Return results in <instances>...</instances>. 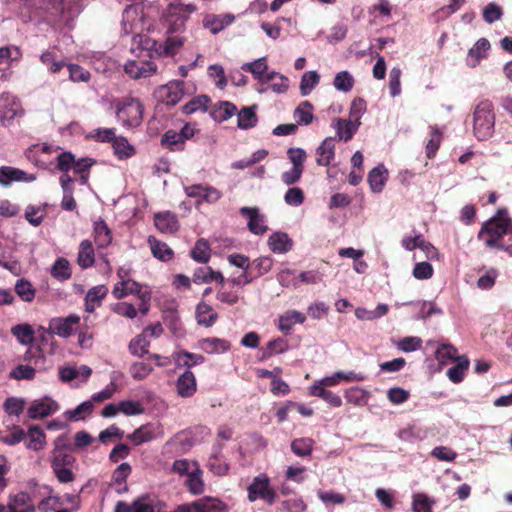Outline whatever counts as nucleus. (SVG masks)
Listing matches in <instances>:
<instances>
[{
	"label": "nucleus",
	"mask_w": 512,
	"mask_h": 512,
	"mask_svg": "<svg viewBox=\"0 0 512 512\" xmlns=\"http://www.w3.org/2000/svg\"><path fill=\"white\" fill-rule=\"evenodd\" d=\"M144 14L141 4L128 5L122 16V27L125 34H134V38L144 29Z\"/></svg>",
	"instance_id": "6"
},
{
	"label": "nucleus",
	"mask_w": 512,
	"mask_h": 512,
	"mask_svg": "<svg viewBox=\"0 0 512 512\" xmlns=\"http://www.w3.org/2000/svg\"><path fill=\"white\" fill-rule=\"evenodd\" d=\"M196 9L194 4L171 2L165 12V21L169 26L168 32L173 33L183 30L186 21Z\"/></svg>",
	"instance_id": "4"
},
{
	"label": "nucleus",
	"mask_w": 512,
	"mask_h": 512,
	"mask_svg": "<svg viewBox=\"0 0 512 512\" xmlns=\"http://www.w3.org/2000/svg\"><path fill=\"white\" fill-rule=\"evenodd\" d=\"M11 333L22 345H30L34 340L33 328L27 323L13 326Z\"/></svg>",
	"instance_id": "40"
},
{
	"label": "nucleus",
	"mask_w": 512,
	"mask_h": 512,
	"mask_svg": "<svg viewBox=\"0 0 512 512\" xmlns=\"http://www.w3.org/2000/svg\"><path fill=\"white\" fill-rule=\"evenodd\" d=\"M149 341L143 334L134 337L128 346L130 353L136 357H143L148 353Z\"/></svg>",
	"instance_id": "52"
},
{
	"label": "nucleus",
	"mask_w": 512,
	"mask_h": 512,
	"mask_svg": "<svg viewBox=\"0 0 512 512\" xmlns=\"http://www.w3.org/2000/svg\"><path fill=\"white\" fill-rule=\"evenodd\" d=\"M36 179L34 175H28L23 170L13 167H2L0 170V184L8 186L12 182H32Z\"/></svg>",
	"instance_id": "22"
},
{
	"label": "nucleus",
	"mask_w": 512,
	"mask_h": 512,
	"mask_svg": "<svg viewBox=\"0 0 512 512\" xmlns=\"http://www.w3.org/2000/svg\"><path fill=\"white\" fill-rule=\"evenodd\" d=\"M468 367L469 360L466 357L461 356L456 361V364L447 370V377L453 383H460L464 379Z\"/></svg>",
	"instance_id": "38"
},
{
	"label": "nucleus",
	"mask_w": 512,
	"mask_h": 512,
	"mask_svg": "<svg viewBox=\"0 0 512 512\" xmlns=\"http://www.w3.org/2000/svg\"><path fill=\"white\" fill-rule=\"evenodd\" d=\"M489 49V41L485 38L479 39L468 51L466 57V64L472 68L476 67L480 63V61L486 57Z\"/></svg>",
	"instance_id": "24"
},
{
	"label": "nucleus",
	"mask_w": 512,
	"mask_h": 512,
	"mask_svg": "<svg viewBox=\"0 0 512 512\" xmlns=\"http://www.w3.org/2000/svg\"><path fill=\"white\" fill-rule=\"evenodd\" d=\"M333 85L338 91L347 93L354 86V78L348 71H340L335 75Z\"/></svg>",
	"instance_id": "53"
},
{
	"label": "nucleus",
	"mask_w": 512,
	"mask_h": 512,
	"mask_svg": "<svg viewBox=\"0 0 512 512\" xmlns=\"http://www.w3.org/2000/svg\"><path fill=\"white\" fill-rule=\"evenodd\" d=\"M237 112V107L228 101L220 102L212 110V116L216 121L222 122L231 118Z\"/></svg>",
	"instance_id": "43"
},
{
	"label": "nucleus",
	"mask_w": 512,
	"mask_h": 512,
	"mask_svg": "<svg viewBox=\"0 0 512 512\" xmlns=\"http://www.w3.org/2000/svg\"><path fill=\"white\" fill-rule=\"evenodd\" d=\"M72 182L73 179L68 174H63L60 177V184L63 190L61 207L67 211H72L76 208V202L73 197V189L71 186Z\"/></svg>",
	"instance_id": "31"
},
{
	"label": "nucleus",
	"mask_w": 512,
	"mask_h": 512,
	"mask_svg": "<svg viewBox=\"0 0 512 512\" xmlns=\"http://www.w3.org/2000/svg\"><path fill=\"white\" fill-rule=\"evenodd\" d=\"M435 358L440 365H446L451 361H457V349L450 344H441L436 348Z\"/></svg>",
	"instance_id": "39"
},
{
	"label": "nucleus",
	"mask_w": 512,
	"mask_h": 512,
	"mask_svg": "<svg viewBox=\"0 0 512 512\" xmlns=\"http://www.w3.org/2000/svg\"><path fill=\"white\" fill-rule=\"evenodd\" d=\"M79 322L80 317L76 314H71L67 317L53 318L49 322V330L59 337L68 338L75 333Z\"/></svg>",
	"instance_id": "10"
},
{
	"label": "nucleus",
	"mask_w": 512,
	"mask_h": 512,
	"mask_svg": "<svg viewBox=\"0 0 512 512\" xmlns=\"http://www.w3.org/2000/svg\"><path fill=\"white\" fill-rule=\"evenodd\" d=\"M388 178V171L383 164L374 167L368 175L370 189L374 193H380Z\"/></svg>",
	"instance_id": "29"
},
{
	"label": "nucleus",
	"mask_w": 512,
	"mask_h": 512,
	"mask_svg": "<svg viewBox=\"0 0 512 512\" xmlns=\"http://www.w3.org/2000/svg\"><path fill=\"white\" fill-rule=\"evenodd\" d=\"M174 359L178 366L190 368L194 365L202 364L205 358L200 354H194L187 351H180L174 354Z\"/></svg>",
	"instance_id": "46"
},
{
	"label": "nucleus",
	"mask_w": 512,
	"mask_h": 512,
	"mask_svg": "<svg viewBox=\"0 0 512 512\" xmlns=\"http://www.w3.org/2000/svg\"><path fill=\"white\" fill-rule=\"evenodd\" d=\"M125 73L133 79L147 78L157 72V65L151 60L138 58L128 60L124 65Z\"/></svg>",
	"instance_id": "9"
},
{
	"label": "nucleus",
	"mask_w": 512,
	"mask_h": 512,
	"mask_svg": "<svg viewBox=\"0 0 512 512\" xmlns=\"http://www.w3.org/2000/svg\"><path fill=\"white\" fill-rule=\"evenodd\" d=\"M240 213L247 219V227L251 233L263 235L267 232L266 217L258 207H242Z\"/></svg>",
	"instance_id": "11"
},
{
	"label": "nucleus",
	"mask_w": 512,
	"mask_h": 512,
	"mask_svg": "<svg viewBox=\"0 0 512 512\" xmlns=\"http://www.w3.org/2000/svg\"><path fill=\"white\" fill-rule=\"evenodd\" d=\"M306 321L304 313L297 310H287L278 317L277 328L284 334H289L295 324Z\"/></svg>",
	"instance_id": "19"
},
{
	"label": "nucleus",
	"mask_w": 512,
	"mask_h": 512,
	"mask_svg": "<svg viewBox=\"0 0 512 512\" xmlns=\"http://www.w3.org/2000/svg\"><path fill=\"white\" fill-rule=\"evenodd\" d=\"M217 319L218 314L211 305L204 301L198 303L196 307V320L199 325L211 327Z\"/></svg>",
	"instance_id": "27"
},
{
	"label": "nucleus",
	"mask_w": 512,
	"mask_h": 512,
	"mask_svg": "<svg viewBox=\"0 0 512 512\" xmlns=\"http://www.w3.org/2000/svg\"><path fill=\"white\" fill-rule=\"evenodd\" d=\"M186 38L181 35H169L162 43L153 42L151 48L154 51H146L149 58H152V52L160 57H173L185 43ZM150 49V47H148Z\"/></svg>",
	"instance_id": "7"
},
{
	"label": "nucleus",
	"mask_w": 512,
	"mask_h": 512,
	"mask_svg": "<svg viewBox=\"0 0 512 512\" xmlns=\"http://www.w3.org/2000/svg\"><path fill=\"white\" fill-rule=\"evenodd\" d=\"M267 245L274 254L282 255L293 249L294 242L287 233L276 231L268 237Z\"/></svg>",
	"instance_id": "15"
},
{
	"label": "nucleus",
	"mask_w": 512,
	"mask_h": 512,
	"mask_svg": "<svg viewBox=\"0 0 512 512\" xmlns=\"http://www.w3.org/2000/svg\"><path fill=\"white\" fill-rule=\"evenodd\" d=\"M320 80L319 74L316 71L305 72L300 81V93L302 96L309 95L312 90L318 85Z\"/></svg>",
	"instance_id": "48"
},
{
	"label": "nucleus",
	"mask_w": 512,
	"mask_h": 512,
	"mask_svg": "<svg viewBox=\"0 0 512 512\" xmlns=\"http://www.w3.org/2000/svg\"><path fill=\"white\" fill-rule=\"evenodd\" d=\"M510 232H512V219L506 210H499L494 217L482 225L478 238L487 247L504 248V244L501 243L500 239Z\"/></svg>",
	"instance_id": "1"
},
{
	"label": "nucleus",
	"mask_w": 512,
	"mask_h": 512,
	"mask_svg": "<svg viewBox=\"0 0 512 512\" xmlns=\"http://www.w3.org/2000/svg\"><path fill=\"white\" fill-rule=\"evenodd\" d=\"M436 505V499L423 492H416L412 495V512H431Z\"/></svg>",
	"instance_id": "35"
},
{
	"label": "nucleus",
	"mask_w": 512,
	"mask_h": 512,
	"mask_svg": "<svg viewBox=\"0 0 512 512\" xmlns=\"http://www.w3.org/2000/svg\"><path fill=\"white\" fill-rule=\"evenodd\" d=\"M164 506L163 502L150 496L139 497L133 502L134 512H162Z\"/></svg>",
	"instance_id": "32"
},
{
	"label": "nucleus",
	"mask_w": 512,
	"mask_h": 512,
	"mask_svg": "<svg viewBox=\"0 0 512 512\" xmlns=\"http://www.w3.org/2000/svg\"><path fill=\"white\" fill-rule=\"evenodd\" d=\"M191 257L199 263H206L210 258L208 242L204 239H199L191 251Z\"/></svg>",
	"instance_id": "60"
},
{
	"label": "nucleus",
	"mask_w": 512,
	"mask_h": 512,
	"mask_svg": "<svg viewBox=\"0 0 512 512\" xmlns=\"http://www.w3.org/2000/svg\"><path fill=\"white\" fill-rule=\"evenodd\" d=\"M51 275L59 281L68 280L71 277V268L68 260L65 258L57 259L51 268Z\"/></svg>",
	"instance_id": "51"
},
{
	"label": "nucleus",
	"mask_w": 512,
	"mask_h": 512,
	"mask_svg": "<svg viewBox=\"0 0 512 512\" xmlns=\"http://www.w3.org/2000/svg\"><path fill=\"white\" fill-rule=\"evenodd\" d=\"M336 139L333 137L325 138L316 149V163L319 166H329L335 157Z\"/></svg>",
	"instance_id": "20"
},
{
	"label": "nucleus",
	"mask_w": 512,
	"mask_h": 512,
	"mask_svg": "<svg viewBox=\"0 0 512 512\" xmlns=\"http://www.w3.org/2000/svg\"><path fill=\"white\" fill-rule=\"evenodd\" d=\"M153 371V367L145 362H134L129 368V373L135 381L147 378Z\"/></svg>",
	"instance_id": "63"
},
{
	"label": "nucleus",
	"mask_w": 512,
	"mask_h": 512,
	"mask_svg": "<svg viewBox=\"0 0 512 512\" xmlns=\"http://www.w3.org/2000/svg\"><path fill=\"white\" fill-rule=\"evenodd\" d=\"M198 463L188 459L175 460L172 465V471L179 476H188L195 471H198Z\"/></svg>",
	"instance_id": "56"
},
{
	"label": "nucleus",
	"mask_w": 512,
	"mask_h": 512,
	"mask_svg": "<svg viewBox=\"0 0 512 512\" xmlns=\"http://www.w3.org/2000/svg\"><path fill=\"white\" fill-rule=\"evenodd\" d=\"M40 61L47 67L50 73H58L61 69L66 66L64 60L57 59L55 53L52 50H46L40 55Z\"/></svg>",
	"instance_id": "44"
},
{
	"label": "nucleus",
	"mask_w": 512,
	"mask_h": 512,
	"mask_svg": "<svg viewBox=\"0 0 512 512\" xmlns=\"http://www.w3.org/2000/svg\"><path fill=\"white\" fill-rule=\"evenodd\" d=\"M256 105L250 107H244L241 109L238 116V127L242 130H247L256 126L258 118L256 115Z\"/></svg>",
	"instance_id": "37"
},
{
	"label": "nucleus",
	"mask_w": 512,
	"mask_h": 512,
	"mask_svg": "<svg viewBox=\"0 0 512 512\" xmlns=\"http://www.w3.org/2000/svg\"><path fill=\"white\" fill-rule=\"evenodd\" d=\"M368 392L360 387H352L345 391V398L347 402L354 405H364L368 400Z\"/></svg>",
	"instance_id": "61"
},
{
	"label": "nucleus",
	"mask_w": 512,
	"mask_h": 512,
	"mask_svg": "<svg viewBox=\"0 0 512 512\" xmlns=\"http://www.w3.org/2000/svg\"><path fill=\"white\" fill-rule=\"evenodd\" d=\"M94 240L99 248H105L112 242V233L103 219L94 222Z\"/></svg>",
	"instance_id": "33"
},
{
	"label": "nucleus",
	"mask_w": 512,
	"mask_h": 512,
	"mask_svg": "<svg viewBox=\"0 0 512 512\" xmlns=\"http://www.w3.org/2000/svg\"><path fill=\"white\" fill-rule=\"evenodd\" d=\"M94 409V404L91 400L84 401L79 404L73 410H67L64 415L67 419L71 421H80L84 420L88 415L92 413Z\"/></svg>",
	"instance_id": "41"
},
{
	"label": "nucleus",
	"mask_w": 512,
	"mask_h": 512,
	"mask_svg": "<svg viewBox=\"0 0 512 512\" xmlns=\"http://www.w3.org/2000/svg\"><path fill=\"white\" fill-rule=\"evenodd\" d=\"M360 125L361 123H356L350 119H336L332 126L336 130L338 139L347 142L352 139Z\"/></svg>",
	"instance_id": "26"
},
{
	"label": "nucleus",
	"mask_w": 512,
	"mask_h": 512,
	"mask_svg": "<svg viewBox=\"0 0 512 512\" xmlns=\"http://www.w3.org/2000/svg\"><path fill=\"white\" fill-rule=\"evenodd\" d=\"M294 117L299 125H308L313 120L312 105L305 101L295 110Z\"/></svg>",
	"instance_id": "62"
},
{
	"label": "nucleus",
	"mask_w": 512,
	"mask_h": 512,
	"mask_svg": "<svg viewBox=\"0 0 512 512\" xmlns=\"http://www.w3.org/2000/svg\"><path fill=\"white\" fill-rule=\"evenodd\" d=\"M92 374V369L87 365L77 366H65L59 368V378L63 382H70L73 380H79L83 383L88 380Z\"/></svg>",
	"instance_id": "17"
},
{
	"label": "nucleus",
	"mask_w": 512,
	"mask_h": 512,
	"mask_svg": "<svg viewBox=\"0 0 512 512\" xmlns=\"http://www.w3.org/2000/svg\"><path fill=\"white\" fill-rule=\"evenodd\" d=\"M230 342L226 339L208 337L200 340L199 347L208 354H220L230 349Z\"/></svg>",
	"instance_id": "28"
},
{
	"label": "nucleus",
	"mask_w": 512,
	"mask_h": 512,
	"mask_svg": "<svg viewBox=\"0 0 512 512\" xmlns=\"http://www.w3.org/2000/svg\"><path fill=\"white\" fill-rule=\"evenodd\" d=\"M325 387L327 386L317 381L310 387V394L323 399L333 407H340L342 405L341 397L332 391L326 390Z\"/></svg>",
	"instance_id": "30"
},
{
	"label": "nucleus",
	"mask_w": 512,
	"mask_h": 512,
	"mask_svg": "<svg viewBox=\"0 0 512 512\" xmlns=\"http://www.w3.org/2000/svg\"><path fill=\"white\" fill-rule=\"evenodd\" d=\"M112 107L115 110L118 122L123 127H138L142 122L143 105L136 98H124L114 101Z\"/></svg>",
	"instance_id": "3"
},
{
	"label": "nucleus",
	"mask_w": 512,
	"mask_h": 512,
	"mask_svg": "<svg viewBox=\"0 0 512 512\" xmlns=\"http://www.w3.org/2000/svg\"><path fill=\"white\" fill-rule=\"evenodd\" d=\"M313 445L314 441L311 438H299L291 442V450L299 457H306L311 454Z\"/></svg>",
	"instance_id": "54"
},
{
	"label": "nucleus",
	"mask_w": 512,
	"mask_h": 512,
	"mask_svg": "<svg viewBox=\"0 0 512 512\" xmlns=\"http://www.w3.org/2000/svg\"><path fill=\"white\" fill-rule=\"evenodd\" d=\"M248 500L255 502L256 500H263L267 504L272 505L275 503L277 494L271 486L270 478L265 473H261L253 478L251 484L247 488Z\"/></svg>",
	"instance_id": "5"
},
{
	"label": "nucleus",
	"mask_w": 512,
	"mask_h": 512,
	"mask_svg": "<svg viewBox=\"0 0 512 512\" xmlns=\"http://www.w3.org/2000/svg\"><path fill=\"white\" fill-rule=\"evenodd\" d=\"M115 155L119 159L131 157L134 154V148L129 144L126 138L116 137L112 142Z\"/></svg>",
	"instance_id": "59"
},
{
	"label": "nucleus",
	"mask_w": 512,
	"mask_h": 512,
	"mask_svg": "<svg viewBox=\"0 0 512 512\" xmlns=\"http://www.w3.org/2000/svg\"><path fill=\"white\" fill-rule=\"evenodd\" d=\"M22 109L16 96L4 92L0 96V118L4 125H8Z\"/></svg>",
	"instance_id": "12"
},
{
	"label": "nucleus",
	"mask_w": 512,
	"mask_h": 512,
	"mask_svg": "<svg viewBox=\"0 0 512 512\" xmlns=\"http://www.w3.org/2000/svg\"><path fill=\"white\" fill-rule=\"evenodd\" d=\"M77 262L82 269H87L93 266L95 262V253L91 241H81L79 245Z\"/></svg>",
	"instance_id": "34"
},
{
	"label": "nucleus",
	"mask_w": 512,
	"mask_h": 512,
	"mask_svg": "<svg viewBox=\"0 0 512 512\" xmlns=\"http://www.w3.org/2000/svg\"><path fill=\"white\" fill-rule=\"evenodd\" d=\"M149 243L154 257L162 261H169L172 259L173 251L166 243L160 242L156 240L154 237L149 238Z\"/></svg>",
	"instance_id": "49"
},
{
	"label": "nucleus",
	"mask_w": 512,
	"mask_h": 512,
	"mask_svg": "<svg viewBox=\"0 0 512 512\" xmlns=\"http://www.w3.org/2000/svg\"><path fill=\"white\" fill-rule=\"evenodd\" d=\"M155 95L160 102L174 106L181 101L184 95V82L179 80L170 81L160 86Z\"/></svg>",
	"instance_id": "8"
},
{
	"label": "nucleus",
	"mask_w": 512,
	"mask_h": 512,
	"mask_svg": "<svg viewBox=\"0 0 512 512\" xmlns=\"http://www.w3.org/2000/svg\"><path fill=\"white\" fill-rule=\"evenodd\" d=\"M177 392L181 397L187 398L195 394L197 384L194 374L190 370H186L179 376L176 383Z\"/></svg>",
	"instance_id": "25"
},
{
	"label": "nucleus",
	"mask_w": 512,
	"mask_h": 512,
	"mask_svg": "<svg viewBox=\"0 0 512 512\" xmlns=\"http://www.w3.org/2000/svg\"><path fill=\"white\" fill-rule=\"evenodd\" d=\"M142 286L140 283L132 279L117 282L112 290V295L116 299H122L129 295H140Z\"/></svg>",
	"instance_id": "23"
},
{
	"label": "nucleus",
	"mask_w": 512,
	"mask_h": 512,
	"mask_svg": "<svg viewBox=\"0 0 512 512\" xmlns=\"http://www.w3.org/2000/svg\"><path fill=\"white\" fill-rule=\"evenodd\" d=\"M161 143L172 151H178L183 149L185 141L182 139L181 134H179L178 131L168 130L163 134Z\"/></svg>",
	"instance_id": "47"
},
{
	"label": "nucleus",
	"mask_w": 512,
	"mask_h": 512,
	"mask_svg": "<svg viewBox=\"0 0 512 512\" xmlns=\"http://www.w3.org/2000/svg\"><path fill=\"white\" fill-rule=\"evenodd\" d=\"M45 445V434L37 426L30 427L28 430L27 447L32 450H40Z\"/></svg>",
	"instance_id": "55"
},
{
	"label": "nucleus",
	"mask_w": 512,
	"mask_h": 512,
	"mask_svg": "<svg viewBox=\"0 0 512 512\" xmlns=\"http://www.w3.org/2000/svg\"><path fill=\"white\" fill-rule=\"evenodd\" d=\"M201 512H228L227 506L218 498L203 497L200 499Z\"/></svg>",
	"instance_id": "64"
},
{
	"label": "nucleus",
	"mask_w": 512,
	"mask_h": 512,
	"mask_svg": "<svg viewBox=\"0 0 512 512\" xmlns=\"http://www.w3.org/2000/svg\"><path fill=\"white\" fill-rule=\"evenodd\" d=\"M241 69L250 72L261 85L268 84L271 77L276 75V71L267 72L268 65L265 57L258 58L253 62L244 63Z\"/></svg>",
	"instance_id": "13"
},
{
	"label": "nucleus",
	"mask_w": 512,
	"mask_h": 512,
	"mask_svg": "<svg viewBox=\"0 0 512 512\" xmlns=\"http://www.w3.org/2000/svg\"><path fill=\"white\" fill-rule=\"evenodd\" d=\"M156 432L157 427L154 424L142 425L129 435V439L132 440L135 445H141L153 440L156 437Z\"/></svg>",
	"instance_id": "36"
},
{
	"label": "nucleus",
	"mask_w": 512,
	"mask_h": 512,
	"mask_svg": "<svg viewBox=\"0 0 512 512\" xmlns=\"http://www.w3.org/2000/svg\"><path fill=\"white\" fill-rule=\"evenodd\" d=\"M58 408L56 401L45 397L32 402L28 409V415L32 419L44 418L56 412Z\"/></svg>",
	"instance_id": "16"
},
{
	"label": "nucleus",
	"mask_w": 512,
	"mask_h": 512,
	"mask_svg": "<svg viewBox=\"0 0 512 512\" xmlns=\"http://www.w3.org/2000/svg\"><path fill=\"white\" fill-rule=\"evenodd\" d=\"M366 376L364 373L355 371H337L330 376H326L320 379V383L326 386H337L341 381L345 382H360L365 380Z\"/></svg>",
	"instance_id": "21"
},
{
	"label": "nucleus",
	"mask_w": 512,
	"mask_h": 512,
	"mask_svg": "<svg viewBox=\"0 0 512 512\" xmlns=\"http://www.w3.org/2000/svg\"><path fill=\"white\" fill-rule=\"evenodd\" d=\"M298 272L293 269H282L277 275L278 283L285 288L297 289L299 287L298 283Z\"/></svg>",
	"instance_id": "50"
},
{
	"label": "nucleus",
	"mask_w": 512,
	"mask_h": 512,
	"mask_svg": "<svg viewBox=\"0 0 512 512\" xmlns=\"http://www.w3.org/2000/svg\"><path fill=\"white\" fill-rule=\"evenodd\" d=\"M154 224L156 228L164 234H172L178 231L179 221L177 216L170 212L164 211L155 214Z\"/></svg>",
	"instance_id": "18"
},
{
	"label": "nucleus",
	"mask_w": 512,
	"mask_h": 512,
	"mask_svg": "<svg viewBox=\"0 0 512 512\" xmlns=\"http://www.w3.org/2000/svg\"><path fill=\"white\" fill-rule=\"evenodd\" d=\"M473 134L479 141H485L492 137L495 126V114L493 104L481 101L473 112Z\"/></svg>",
	"instance_id": "2"
},
{
	"label": "nucleus",
	"mask_w": 512,
	"mask_h": 512,
	"mask_svg": "<svg viewBox=\"0 0 512 512\" xmlns=\"http://www.w3.org/2000/svg\"><path fill=\"white\" fill-rule=\"evenodd\" d=\"M22 58V51L20 47L16 45H8L0 47V63L5 61L9 62L10 65L17 63Z\"/></svg>",
	"instance_id": "57"
},
{
	"label": "nucleus",
	"mask_w": 512,
	"mask_h": 512,
	"mask_svg": "<svg viewBox=\"0 0 512 512\" xmlns=\"http://www.w3.org/2000/svg\"><path fill=\"white\" fill-rule=\"evenodd\" d=\"M202 474V470L198 467V471H195L186 477L185 485L188 491L193 495H200L204 492Z\"/></svg>",
	"instance_id": "45"
},
{
	"label": "nucleus",
	"mask_w": 512,
	"mask_h": 512,
	"mask_svg": "<svg viewBox=\"0 0 512 512\" xmlns=\"http://www.w3.org/2000/svg\"><path fill=\"white\" fill-rule=\"evenodd\" d=\"M235 20V16L230 13L225 14H206L203 17L202 24L212 34H218L226 27L230 26Z\"/></svg>",
	"instance_id": "14"
},
{
	"label": "nucleus",
	"mask_w": 512,
	"mask_h": 512,
	"mask_svg": "<svg viewBox=\"0 0 512 512\" xmlns=\"http://www.w3.org/2000/svg\"><path fill=\"white\" fill-rule=\"evenodd\" d=\"M15 292L25 302H32L36 293L32 284L25 279L16 281Z\"/></svg>",
	"instance_id": "58"
},
{
	"label": "nucleus",
	"mask_w": 512,
	"mask_h": 512,
	"mask_svg": "<svg viewBox=\"0 0 512 512\" xmlns=\"http://www.w3.org/2000/svg\"><path fill=\"white\" fill-rule=\"evenodd\" d=\"M267 85V87L258 89V91L260 93H265L270 89L274 93L282 94L285 93L289 88V79L286 76L276 72V75L271 77V80Z\"/></svg>",
	"instance_id": "42"
}]
</instances>
